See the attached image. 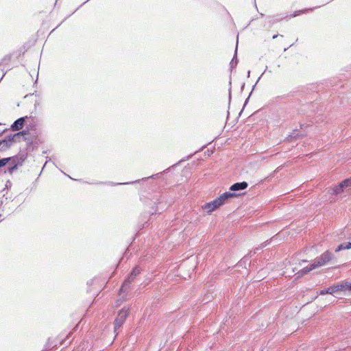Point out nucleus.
Returning <instances> with one entry per match:
<instances>
[{
	"mask_svg": "<svg viewBox=\"0 0 351 351\" xmlns=\"http://www.w3.org/2000/svg\"><path fill=\"white\" fill-rule=\"evenodd\" d=\"M332 254L328 251L323 253L320 256L317 257L315 259L313 263L311 264L309 266L306 267L302 271L303 274H306L307 272L317 268L319 267H322L327 264L330 261L332 258Z\"/></svg>",
	"mask_w": 351,
	"mask_h": 351,
	"instance_id": "nucleus-1",
	"label": "nucleus"
},
{
	"mask_svg": "<svg viewBox=\"0 0 351 351\" xmlns=\"http://www.w3.org/2000/svg\"><path fill=\"white\" fill-rule=\"evenodd\" d=\"M221 206L217 201L215 199L213 201H211L208 203L205 204L202 206L204 210H206L208 213H210L217 208Z\"/></svg>",
	"mask_w": 351,
	"mask_h": 351,
	"instance_id": "nucleus-4",
	"label": "nucleus"
},
{
	"mask_svg": "<svg viewBox=\"0 0 351 351\" xmlns=\"http://www.w3.org/2000/svg\"><path fill=\"white\" fill-rule=\"evenodd\" d=\"M128 310L121 309V311H119L118 316L115 319L114 322V330L117 335L118 334L117 330L122 326V325L125 322V320L126 317H128Z\"/></svg>",
	"mask_w": 351,
	"mask_h": 351,
	"instance_id": "nucleus-2",
	"label": "nucleus"
},
{
	"mask_svg": "<svg viewBox=\"0 0 351 351\" xmlns=\"http://www.w3.org/2000/svg\"><path fill=\"white\" fill-rule=\"evenodd\" d=\"M278 36V34L274 35V36H273V39L276 38Z\"/></svg>",
	"mask_w": 351,
	"mask_h": 351,
	"instance_id": "nucleus-22",
	"label": "nucleus"
},
{
	"mask_svg": "<svg viewBox=\"0 0 351 351\" xmlns=\"http://www.w3.org/2000/svg\"><path fill=\"white\" fill-rule=\"evenodd\" d=\"M341 182H342V185H343L345 188H347L348 186H351V178H348V179H345Z\"/></svg>",
	"mask_w": 351,
	"mask_h": 351,
	"instance_id": "nucleus-18",
	"label": "nucleus"
},
{
	"mask_svg": "<svg viewBox=\"0 0 351 351\" xmlns=\"http://www.w3.org/2000/svg\"><path fill=\"white\" fill-rule=\"evenodd\" d=\"M313 9L314 8H309V9H306V10L296 11L295 12L293 16H296L299 15L300 14L304 13L306 11L313 10Z\"/></svg>",
	"mask_w": 351,
	"mask_h": 351,
	"instance_id": "nucleus-19",
	"label": "nucleus"
},
{
	"mask_svg": "<svg viewBox=\"0 0 351 351\" xmlns=\"http://www.w3.org/2000/svg\"><path fill=\"white\" fill-rule=\"evenodd\" d=\"M16 158H13L11 157L3 158L0 159V168L5 166L10 161L15 162Z\"/></svg>",
	"mask_w": 351,
	"mask_h": 351,
	"instance_id": "nucleus-14",
	"label": "nucleus"
},
{
	"mask_svg": "<svg viewBox=\"0 0 351 351\" xmlns=\"http://www.w3.org/2000/svg\"><path fill=\"white\" fill-rule=\"evenodd\" d=\"M13 158H17L16 159L15 162H13V161H10L11 162V165L10 167H8V169L5 171V173H10V174H12L13 172L16 170L18 169V167L19 166H21L24 160H25V158L23 156H14V157H12Z\"/></svg>",
	"mask_w": 351,
	"mask_h": 351,
	"instance_id": "nucleus-3",
	"label": "nucleus"
},
{
	"mask_svg": "<svg viewBox=\"0 0 351 351\" xmlns=\"http://www.w3.org/2000/svg\"><path fill=\"white\" fill-rule=\"evenodd\" d=\"M134 182H126L125 184H130V183H132V184H134Z\"/></svg>",
	"mask_w": 351,
	"mask_h": 351,
	"instance_id": "nucleus-23",
	"label": "nucleus"
},
{
	"mask_svg": "<svg viewBox=\"0 0 351 351\" xmlns=\"http://www.w3.org/2000/svg\"><path fill=\"white\" fill-rule=\"evenodd\" d=\"M13 145L11 141L9 139L8 136L5 138L0 141V152H5L9 149Z\"/></svg>",
	"mask_w": 351,
	"mask_h": 351,
	"instance_id": "nucleus-8",
	"label": "nucleus"
},
{
	"mask_svg": "<svg viewBox=\"0 0 351 351\" xmlns=\"http://www.w3.org/2000/svg\"><path fill=\"white\" fill-rule=\"evenodd\" d=\"M5 131H3L1 133H0V136L1 135L2 133H3Z\"/></svg>",
	"mask_w": 351,
	"mask_h": 351,
	"instance_id": "nucleus-25",
	"label": "nucleus"
},
{
	"mask_svg": "<svg viewBox=\"0 0 351 351\" xmlns=\"http://www.w3.org/2000/svg\"><path fill=\"white\" fill-rule=\"evenodd\" d=\"M340 286H342V291L343 290H348L351 291V283L349 282H345L341 284H340Z\"/></svg>",
	"mask_w": 351,
	"mask_h": 351,
	"instance_id": "nucleus-16",
	"label": "nucleus"
},
{
	"mask_svg": "<svg viewBox=\"0 0 351 351\" xmlns=\"http://www.w3.org/2000/svg\"><path fill=\"white\" fill-rule=\"evenodd\" d=\"M342 286H340V284L329 287L327 289H323L320 291V295H325V294H332L334 293H336L337 291H342Z\"/></svg>",
	"mask_w": 351,
	"mask_h": 351,
	"instance_id": "nucleus-5",
	"label": "nucleus"
},
{
	"mask_svg": "<svg viewBox=\"0 0 351 351\" xmlns=\"http://www.w3.org/2000/svg\"><path fill=\"white\" fill-rule=\"evenodd\" d=\"M236 196L237 195H235L234 193L230 192H226L221 195L219 197L216 198L215 199L217 201L220 206H222L223 204H224L225 202L227 199Z\"/></svg>",
	"mask_w": 351,
	"mask_h": 351,
	"instance_id": "nucleus-7",
	"label": "nucleus"
},
{
	"mask_svg": "<svg viewBox=\"0 0 351 351\" xmlns=\"http://www.w3.org/2000/svg\"><path fill=\"white\" fill-rule=\"evenodd\" d=\"M141 273V269L138 267H135L132 271L130 272V275L127 278L130 279L132 282L134 280L136 277Z\"/></svg>",
	"mask_w": 351,
	"mask_h": 351,
	"instance_id": "nucleus-11",
	"label": "nucleus"
},
{
	"mask_svg": "<svg viewBox=\"0 0 351 351\" xmlns=\"http://www.w3.org/2000/svg\"><path fill=\"white\" fill-rule=\"evenodd\" d=\"M20 136L22 137L25 136V135H27L29 134V132L27 130H22L21 132H19Z\"/></svg>",
	"mask_w": 351,
	"mask_h": 351,
	"instance_id": "nucleus-20",
	"label": "nucleus"
},
{
	"mask_svg": "<svg viewBox=\"0 0 351 351\" xmlns=\"http://www.w3.org/2000/svg\"><path fill=\"white\" fill-rule=\"evenodd\" d=\"M344 189L345 187L343 185H342V182H341L338 185L335 186L332 189L333 193L335 195L339 194L340 193L343 192Z\"/></svg>",
	"mask_w": 351,
	"mask_h": 351,
	"instance_id": "nucleus-15",
	"label": "nucleus"
},
{
	"mask_svg": "<svg viewBox=\"0 0 351 351\" xmlns=\"http://www.w3.org/2000/svg\"><path fill=\"white\" fill-rule=\"evenodd\" d=\"M351 248V242L340 244L335 250V252H339L342 250H348Z\"/></svg>",
	"mask_w": 351,
	"mask_h": 351,
	"instance_id": "nucleus-13",
	"label": "nucleus"
},
{
	"mask_svg": "<svg viewBox=\"0 0 351 351\" xmlns=\"http://www.w3.org/2000/svg\"><path fill=\"white\" fill-rule=\"evenodd\" d=\"M10 185H11V182H10V181H8V182H6V185H5V186H6V187H8V186H10Z\"/></svg>",
	"mask_w": 351,
	"mask_h": 351,
	"instance_id": "nucleus-21",
	"label": "nucleus"
},
{
	"mask_svg": "<svg viewBox=\"0 0 351 351\" xmlns=\"http://www.w3.org/2000/svg\"><path fill=\"white\" fill-rule=\"evenodd\" d=\"M132 282L131 280H130V279L126 278L125 280L121 287L120 288L119 295H121L122 293L126 292L130 288V285H131Z\"/></svg>",
	"mask_w": 351,
	"mask_h": 351,
	"instance_id": "nucleus-10",
	"label": "nucleus"
},
{
	"mask_svg": "<svg viewBox=\"0 0 351 351\" xmlns=\"http://www.w3.org/2000/svg\"><path fill=\"white\" fill-rule=\"evenodd\" d=\"M248 186L247 182L243 181L241 182H237L233 184L230 187V190L232 191H238L247 189Z\"/></svg>",
	"mask_w": 351,
	"mask_h": 351,
	"instance_id": "nucleus-9",
	"label": "nucleus"
},
{
	"mask_svg": "<svg viewBox=\"0 0 351 351\" xmlns=\"http://www.w3.org/2000/svg\"><path fill=\"white\" fill-rule=\"evenodd\" d=\"M26 117H21L18 119H16L12 125H11V130L12 131H19L21 130L25 124Z\"/></svg>",
	"mask_w": 351,
	"mask_h": 351,
	"instance_id": "nucleus-6",
	"label": "nucleus"
},
{
	"mask_svg": "<svg viewBox=\"0 0 351 351\" xmlns=\"http://www.w3.org/2000/svg\"><path fill=\"white\" fill-rule=\"evenodd\" d=\"M157 176V174L154 175V176H152L150 178H154V177H155V176Z\"/></svg>",
	"mask_w": 351,
	"mask_h": 351,
	"instance_id": "nucleus-24",
	"label": "nucleus"
},
{
	"mask_svg": "<svg viewBox=\"0 0 351 351\" xmlns=\"http://www.w3.org/2000/svg\"><path fill=\"white\" fill-rule=\"evenodd\" d=\"M236 53H237V50L235 51V55L233 57V58H232V61L230 62V64L231 68H234V66H236L237 63H238V62H239L238 58H237V57L236 56Z\"/></svg>",
	"mask_w": 351,
	"mask_h": 351,
	"instance_id": "nucleus-17",
	"label": "nucleus"
},
{
	"mask_svg": "<svg viewBox=\"0 0 351 351\" xmlns=\"http://www.w3.org/2000/svg\"><path fill=\"white\" fill-rule=\"evenodd\" d=\"M8 137L11 141L12 144H14V143L20 142L21 140V138H22V136H20L19 132L13 134H11L10 135H8Z\"/></svg>",
	"mask_w": 351,
	"mask_h": 351,
	"instance_id": "nucleus-12",
	"label": "nucleus"
}]
</instances>
